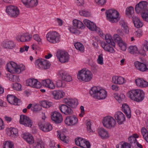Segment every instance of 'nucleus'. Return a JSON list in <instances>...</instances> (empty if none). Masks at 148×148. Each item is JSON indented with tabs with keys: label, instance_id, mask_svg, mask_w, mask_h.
Listing matches in <instances>:
<instances>
[{
	"label": "nucleus",
	"instance_id": "38",
	"mask_svg": "<svg viewBox=\"0 0 148 148\" xmlns=\"http://www.w3.org/2000/svg\"><path fill=\"white\" fill-rule=\"evenodd\" d=\"M114 97L120 103L125 100V96L123 94H120L119 95L117 93H115L114 94Z\"/></svg>",
	"mask_w": 148,
	"mask_h": 148
},
{
	"label": "nucleus",
	"instance_id": "52",
	"mask_svg": "<svg viewBox=\"0 0 148 148\" xmlns=\"http://www.w3.org/2000/svg\"><path fill=\"white\" fill-rule=\"evenodd\" d=\"M79 14L81 16L86 17H89L90 15V12L88 11L82 10L79 12Z\"/></svg>",
	"mask_w": 148,
	"mask_h": 148
},
{
	"label": "nucleus",
	"instance_id": "30",
	"mask_svg": "<svg viewBox=\"0 0 148 148\" xmlns=\"http://www.w3.org/2000/svg\"><path fill=\"white\" fill-rule=\"evenodd\" d=\"M137 85L140 87H145L148 85V82L142 79H137L135 80Z\"/></svg>",
	"mask_w": 148,
	"mask_h": 148
},
{
	"label": "nucleus",
	"instance_id": "27",
	"mask_svg": "<svg viewBox=\"0 0 148 148\" xmlns=\"http://www.w3.org/2000/svg\"><path fill=\"white\" fill-rule=\"evenodd\" d=\"M65 103L72 108H75L78 104L77 100L76 99H66L65 100Z\"/></svg>",
	"mask_w": 148,
	"mask_h": 148
},
{
	"label": "nucleus",
	"instance_id": "20",
	"mask_svg": "<svg viewBox=\"0 0 148 148\" xmlns=\"http://www.w3.org/2000/svg\"><path fill=\"white\" fill-rule=\"evenodd\" d=\"M134 64L136 69L140 71L145 72L148 70L146 65L143 63L136 61L134 62Z\"/></svg>",
	"mask_w": 148,
	"mask_h": 148
},
{
	"label": "nucleus",
	"instance_id": "22",
	"mask_svg": "<svg viewBox=\"0 0 148 148\" xmlns=\"http://www.w3.org/2000/svg\"><path fill=\"white\" fill-rule=\"evenodd\" d=\"M22 1L27 8L36 6L38 4L37 0H22Z\"/></svg>",
	"mask_w": 148,
	"mask_h": 148
},
{
	"label": "nucleus",
	"instance_id": "15",
	"mask_svg": "<svg viewBox=\"0 0 148 148\" xmlns=\"http://www.w3.org/2000/svg\"><path fill=\"white\" fill-rule=\"evenodd\" d=\"M67 106L66 105L61 104L59 106V109L62 112L66 115L72 114L73 113V110Z\"/></svg>",
	"mask_w": 148,
	"mask_h": 148
},
{
	"label": "nucleus",
	"instance_id": "54",
	"mask_svg": "<svg viewBox=\"0 0 148 148\" xmlns=\"http://www.w3.org/2000/svg\"><path fill=\"white\" fill-rule=\"evenodd\" d=\"M103 55L102 54L99 55L97 60L98 63L101 65L103 64Z\"/></svg>",
	"mask_w": 148,
	"mask_h": 148
},
{
	"label": "nucleus",
	"instance_id": "1",
	"mask_svg": "<svg viewBox=\"0 0 148 148\" xmlns=\"http://www.w3.org/2000/svg\"><path fill=\"white\" fill-rule=\"evenodd\" d=\"M90 94L93 98L97 99H103L107 96V92L101 87L94 86L90 90Z\"/></svg>",
	"mask_w": 148,
	"mask_h": 148
},
{
	"label": "nucleus",
	"instance_id": "33",
	"mask_svg": "<svg viewBox=\"0 0 148 148\" xmlns=\"http://www.w3.org/2000/svg\"><path fill=\"white\" fill-rule=\"evenodd\" d=\"M98 132L99 136L102 139L106 138L109 137L108 132L104 128L99 129Z\"/></svg>",
	"mask_w": 148,
	"mask_h": 148
},
{
	"label": "nucleus",
	"instance_id": "36",
	"mask_svg": "<svg viewBox=\"0 0 148 148\" xmlns=\"http://www.w3.org/2000/svg\"><path fill=\"white\" fill-rule=\"evenodd\" d=\"M18 131L17 129L13 128L10 129V130L8 132L7 134L11 137L15 138L18 134Z\"/></svg>",
	"mask_w": 148,
	"mask_h": 148
},
{
	"label": "nucleus",
	"instance_id": "60",
	"mask_svg": "<svg viewBox=\"0 0 148 148\" xmlns=\"http://www.w3.org/2000/svg\"><path fill=\"white\" fill-rule=\"evenodd\" d=\"M134 23L135 26L137 28H140L143 26V23L141 21H136Z\"/></svg>",
	"mask_w": 148,
	"mask_h": 148
},
{
	"label": "nucleus",
	"instance_id": "62",
	"mask_svg": "<svg viewBox=\"0 0 148 148\" xmlns=\"http://www.w3.org/2000/svg\"><path fill=\"white\" fill-rule=\"evenodd\" d=\"M90 143L88 141L86 140L82 148H90Z\"/></svg>",
	"mask_w": 148,
	"mask_h": 148
},
{
	"label": "nucleus",
	"instance_id": "64",
	"mask_svg": "<svg viewBox=\"0 0 148 148\" xmlns=\"http://www.w3.org/2000/svg\"><path fill=\"white\" fill-rule=\"evenodd\" d=\"M76 1L77 5L79 6L83 5L84 3V0H76Z\"/></svg>",
	"mask_w": 148,
	"mask_h": 148
},
{
	"label": "nucleus",
	"instance_id": "19",
	"mask_svg": "<svg viewBox=\"0 0 148 148\" xmlns=\"http://www.w3.org/2000/svg\"><path fill=\"white\" fill-rule=\"evenodd\" d=\"M10 62L14 68V71L16 73H20L22 71L25 70V67L23 65L17 66V64L14 62Z\"/></svg>",
	"mask_w": 148,
	"mask_h": 148
},
{
	"label": "nucleus",
	"instance_id": "61",
	"mask_svg": "<svg viewBox=\"0 0 148 148\" xmlns=\"http://www.w3.org/2000/svg\"><path fill=\"white\" fill-rule=\"evenodd\" d=\"M91 123L90 121H88L86 123L87 131L89 132H92V130L91 129Z\"/></svg>",
	"mask_w": 148,
	"mask_h": 148
},
{
	"label": "nucleus",
	"instance_id": "34",
	"mask_svg": "<svg viewBox=\"0 0 148 148\" xmlns=\"http://www.w3.org/2000/svg\"><path fill=\"white\" fill-rule=\"evenodd\" d=\"M73 25L74 27L78 29H83L85 27L83 23L80 21L75 19L73 21Z\"/></svg>",
	"mask_w": 148,
	"mask_h": 148
},
{
	"label": "nucleus",
	"instance_id": "17",
	"mask_svg": "<svg viewBox=\"0 0 148 148\" xmlns=\"http://www.w3.org/2000/svg\"><path fill=\"white\" fill-rule=\"evenodd\" d=\"M7 99L9 103L12 104L19 105L21 102L19 99L13 95H8L7 97Z\"/></svg>",
	"mask_w": 148,
	"mask_h": 148
},
{
	"label": "nucleus",
	"instance_id": "42",
	"mask_svg": "<svg viewBox=\"0 0 148 148\" xmlns=\"http://www.w3.org/2000/svg\"><path fill=\"white\" fill-rule=\"evenodd\" d=\"M128 141L130 145L133 147H135V144L137 142L136 138L132 136H130L128 138Z\"/></svg>",
	"mask_w": 148,
	"mask_h": 148
},
{
	"label": "nucleus",
	"instance_id": "28",
	"mask_svg": "<svg viewBox=\"0 0 148 148\" xmlns=\"http://www.w3.org/2000/svg\"><path fill=\"white\" fill-rule=\"evenodd\" d=\"M122 111L126 115L127 118H130L131 117V111L128 105L125 103L123 104L122 107Z\"/></svg>",
	"mask_w": 148,
	"mask_h": 148
},
{
	"label": "nucleus",
	"instance_id": "6",
	"mask_svg": "<svg viewBox=\"0 0 148 148\" xmlns=\"http://www.w3.org/2000/svg\"><path fill=\"white\" fill-rule=\"evenodd\" d=\"M35 64L37 68L42 70L49 69L51 65V64L48 61L42 58L36 60Z\"/></svg>",
	"mask_w": 148,
	"mask_h": 148
},
{
	"label": "nucleus",
	"instance_id": "25",
	"mask_svg": "<svg viewBox=\"0 0 148 148\" xmlns=\"http://www.w3.org/2000/svg\"><path fill=\"white\" fill-rule=\"evenodd\" d=\"M51 94L53 98L56 99H60L64 96L65 93L62 90H54L52 92Z\"/></svg>",
	"mask_w": 148,
	"mask_h": 148
},
{
	"label": "nucleus",
	"instance_id": "24",
	"mask_svg": "<svg viewBox=\"0 0 148 148\" xmlns=\"http://www.w3.org/2000/svg\"><path fill=\"white\" fill-rule=\"evenodd\" d=\"M84 22L85 25L90 30L92 31L96 30L97 27L95 24L90 21L85 19L84 20Z\"/></svg>",
	"mask_w": 148,
	"mask_h": 148
},
{
	"label": "nucleus",
	"instance_id": "48",
	"mask_svg": "<svg viewBox=\"0 0 148 148\" xmlns=\"http://www.w3.org/2000/svg\"><path fill=\"white\" fill-rule=\"evenodd\" d=\"M141 15L143 20L147 22H148V10L141 13Z\"/></svg>",
	"mask_w": 148,
	"mask_h": 148
},
{
	"label": "nucleus",
	"instance_id": "7",
	"mask_svg": "<svg viewBox=\"0 0 148 148\" xmlns=\"http://www.w3.org/2000/svg\"><path fill=\"white\" fill-rule=\"evenodd\" d=\"M56 56L60 61L62 63L67 62L69 59V55L68 53L64 51H58Z\"/></svg>",
	"mask_w": 148,
	"mask_h": 148
},
{
	"label": "nucleus",
	"instance_id": "37",
	"mask_svg": "<svg viewBox=\"0 0 148 148\" xmlns=\"http://www.w3.org/2000/svg\"><path fill=\"white\" fill-rule=\"evenodd\" d=\"M86 140L82 138L78 137L75 139V143L76 145L82 148Z\"/></svg>",
	"mask_w": 148,
	"mask_h": 148
},
{
	"label": "nucleus",
	"instance_id": "44",
	"mask_svg": "<svg viewBox=\"0 0 148 148\" xmlns=\"http://www.w3.org/2000/svg\"><path fill=\"white\" fill-rule=\"evenodd\" d=\"M104 45L103 48L105 50L111 53L114 52L115 51L112 47L110 46L108 44H104Z\"/></svg>",
	"mask_w": 148,
	"mask_h": 148
},
{
	"label": "nucleus",
	"instance_id": "40",
	"mask_svg": "<svg viewBox=\"0 0 148 148\" xmlns=\"http://www.w3.org/2000/svg\"><path fill=\"white\" fill-rule=\"evenodd\" d=\"M105 37L106 42L107 43L114 47L115 46V43L113 41L111 36L109 34H106V35Z\"/></svg>",
	"mask_w": 148,
	"mask_h": 148
},
{
	"label": "nucleus",
	"instance_id": "53",
	"mask_svg": "<svg viewBox=\"0 0 148 148\" xmlns=\"http://www.w3.org/2000/svg\"><path fill=\"white\" fill-rule=\"evenodd\" d=\"M12 87L14 90L19 91L21 90V86L19 84L15 83L13 84Z\"/></svg>",
	"mask_w": 148,
	"mask_h": 148
},
{
	"label": "nucleus",
	"instance_id": "5",
	"mask_svg": "<svg viewBox=\"0 0 148 148\" xmlns=\"http://www.w3.org/2000/svg\"><path fill=\"white\" fill-rule=\"evenodd\" d=\"M46 37L47 40L52 43H56L59 42L60 37L59 34L56 32H49L47 34Z\"/></svg>",
	"mask_w": 148,
	"mask_h": 148
},
{
	"label": "nucleus",
	"instance_id": "3",
	"mask_svg": "<svg viewBox=\"0 0 148 148\" xmlns=\"http://www.w3.org/2000/svg\"><path fill=\"white\" fill-rule=\"evenodd\" d=\"M92 74L89 70L83 69L78 71L77 77L80 81L88 82L90 81L92 79Z\"/></svg>",
	"mask_w": 148,
	"mask_h": 148
},
{
	"label": "nucleus",
	"instance_id": "57",
	"mask_svg": "<svg viewBox=\"0 0 148 148\" xmlns=\"http://www.w3.org/2000/svg\"><path fill=\"white\" fill-rule=\"evenodd\" d=\"M131 145L130 144L127 143H124L122 145L121 148H131ZM116 148H119L118 145H116Z\"/></svg>",
	"mask_w": 148,
	"mask_h": 148
},
{
	"label": "nucleus",
	"instance_id": "21",
	"mask_svg": "<svg viewBox=\"0 0 148 148\" xmlns=\"http://www.w3.org/2000/svg\"><path fill=\"white\" fill-rule=\"evenodd\" d=\"M1 45L5 48L12 49L15 47V44L14 42L11 40H5L3 41Z\"/></svg>",
	"mask_w": 148,
	"mask_h": 148
},
{
	"label": "nucleus",
	"instance_id": "32",
	"mask_svg": "<svg viewBox=\"0 0 148 148\" xmlns=\"http://www.w3.org/2000/svg\"><path fill=\"white\" fill-rule=\"evenodd\" d=\"M112 82L115 84H122L125 83L124 79L121 77L114 76L112 78Z\"/></svg>",
	"mask_w": 148,
	"mask_h": 148
},
{
	"label": "nucleus",
	"instance_id": "50",
	"mask_svg": "<svg viewBox=\"0 0 148 148\" xmlns=\"http://www.w3.org/2000/svg\"><path fill=\"white\" fill-rule=\"evenodd\" d=\"M41 105L45 108H49L51 106V103L44 100L41 102Z\"/></svg>",
	"mask_w": 148,
	"mask_h": 148
},
{
	"label": "nucleus",
	"instance_id": "49",
	"mask_svg": "<svg viewBox=\"0 0 148 148\" xmlns=\"http://www.w3.org/2000/svg\"><path fill=\"white\" fill-rule=\"evenodd\" d=\"M16 38V40L18 42H25V34L17 36Z\"/></svg>",
	"mask_w": 148,
	"mask_h": 148
},
{
	"label": "nucleus",
	"instance_id": "18",
	"mask_svg": "<svg viewBox=\"0 0 148 148\" xmlns=\"http://www.w3.org/2000/svg\"><path fill=\"white\" fill-rule=\"evenodd\" d=\"M51 119L56 123H61L63 119L61 114L59 112H54L51 115Z\"/></svg>",
	"mask_w": 148,
	"mask_h": 148
},
{
	"label": "nucleus",
	"instance_id": "56",
	"mask_svg": "<svg viewBox=\"0 0 148 148\" xmlns=\"http://www.w3.org/2000/svg\"><path fill=\"white\" fill-rule=\"evenodd\" d=\"M6 68L8 71L10 73H12L13 71H14V68L12 67L10 62L7 64Z\"/></svg>",
	"mask_w": 148,
	"mask_h": 148
},
{
	"label": "nucleus",
	"instance_id": "46",
	"mask_svg": "<svg viewBox=\"0 0 148 148\" xmlns=\"http://www.w3.org/2000/svg\"><path fill=\"white\" fill-rule=\"evenodd\" d=\"M13 143L10 141H7L4 142L3 146V148H14Z\"/></svg>",
	"mask_w": 148,
	"mask_h": 148
},
{
	"label": "nucleus",
	"instance_id": "23",
	"mask_svg": "<svg viewBox=\"0 0 148 148\" xmlns=\"http://www.w3.org/2000/svg\"><path fill=\"white\" fill-rule=\"evenodd\" d=\"M115 117L117 120L118 123L120 124H122L125 120V117L122 112L120 111L116 112L115 115Z\"/></svg>",
	"mask_w": 148,
	"mask_h": 148
},
{
	"label": "nucleus",
	"instance_id": "4",
	"mask_svg": "<svg viewBox=\"0 0 148 148\" xmlns=\"http://www.w3.org/2000/svg\"><path fill=\"white\" fill-rule=\"evenodd\" d=\"M106 13L107 20L112 23H116L120 19L119 16V13L115 10H107Z\"/></svg>",
	"mask_w": 148,
	"mask_h": 148
},
{
	"label": "nucleus",
	"instance_id": "51",
	"mask_svg": "<svg viewBox=\"0 0 148 148\" xmlns=\"http://www.w3.org/2000/svg\"><path fill=\"white\" fill-rule=\"evenodd\" d=\"M58 137L60 138V140L66 143H68L69 142V140L66 139V136L63 134H59L58 135Z\"/></svg>",
	"mask_w": 148,
	"mask_h": 148
},
{
	"label": "nucleus",
	"instance_id": "41",
	"mask_svg": "<svg viewBox=\"0 0 148 148\" xmlns=\"http://www.w3.org/2000/svg\"><path fill=\"white\" fill-rule=\"evenodd\" d=\"M141 132L144 139L148 143V132L147 130L145 127H143L141 129Z\"/></svg>",
	"mask_w": 148,
	"mask_h": 148
},
{
	"label": "nucleus",
	"instance_id": "9",
	"mask_svg": "<svg viewBox=\"0 0 148 148\" xmlns=\"http://www.w3.org/2000/svg\"><path fill=\"white\" fill-rule=\"evenodd\" d=\"M148 3L147 2L145 1H141L137 4L135 7V10L136 12L137 13H143L148 10L147 6Z\"/></svg>",
	"mask_w": 148,
	"mask_h": 148
},
{
	"label": "nucleus",
	"instance_id": "8",
	"mask_svg": "<svg viewBox=\"0 0 148 148\" xmlns=\"http://www.w3.org/2000/svg\"><path fill=\"white\" fill-rule=\"evenodd\" d=\"M6 11L10 16L14 17H17L19 13L18 9L16 7L12 5L7 7Z\"/></svg>",
	"mask_w": 148,
	"mask_h": 148
},
{
	"label": "nucleus",
	"instance_id": "43",
	"mask_svg": "<svg viewBox=\"0 0 148 148\" xmlns=\"http://www.w3.org/2000/svg\"><path fill=\"white\" fill-rule=\"evenodd\" d=\"M75 47L76 49L81 52H83L84 50L83 45L80 42H77L74 44Z\"/></svg>",
	"mask_w": 148,
	"mask_h": 148
},
{
	"label": "nucleus",
	"instance_id": "39",
	"mask_svg": "<svg viewBox=\"0 0 148 148\" xmlns=\"http://www.w3.org/2000/svg\"><path fill=\"white\" fill-rule=\"evenodd\" d=\"M126 15L129 18H130L132 17L134 13V8L132 6H130L126 9Z\"/></svg>",
	"mask_w": 148,
	"mask_h": 148
},
{
	"label": "nucleus",
	"instance_id": "26",
	"mask_svg": "<svg viewBox=\"0 0 148 148\" xmlns=\"http://www.w3.org/2000/svg\"><path fill=\"white\" fill-rule=\"evenodd\" d=\"M42 83L44 86L49 89H53L55 88L53 82L49 79L43 80Z\"/></svg>",
	"mask_w": 148,
	"mask_h": 148
},
{
	"label": "nucleus",
	"instance_id": "10",
	"mask_svg": "<svg viewBox=\"0 0 148 148\" xmlns=\"http://www.w3.org/2000/svg\"><path fill=\"white\" fill-rule=\"evenodd\" d=\"M102 123L103 126L106 127H113L116 124L114 119L110 116L104 117Z\"/></svg>",
	"mask_w": 148,
	"mask_h": 148
},
{
	"label": "nucleus",
	"instance_id": "31",
	"mask_svg": "<svg viewBox=\"0 0 148 148\" xmlns=\"http://www.w3.org/2000/svg\"><path fill=\"white\" fill-rule=\"evenodd\" d=\"M22 137L29 144H32L34 142L33 137L30 134H23Z\"/></svg>",
	"mask_w": 148,
	"mask_h": 148
},
{
	"label": "nucleus",
	"instance_id": "55",
	"mask_svg": "<svg viewBox=\"0 0 148 148\" xmlns=\"http://www.w3.org/2000/svg\"><path fill=\"white\" fill-rule=\"evenodd\" d=\"M42 109L41 106L39 104H36L32 108V110L34 111H39Z\"/></svg>",
	"mask_w": 148,
	"mask_h": 148
},
{
	"label": "nucleus",
	"instance_id": "58",
	"mask_svg": "<svg viewBox=\"0 0 148 148\" xmlns=\"http://www.w3.org/2000/svg\"><path fill=\"white\" fill-rule=\"evenodd\" d=\"M33 38L38 42L39 44L41 43V39L38 34H35L33 36Z\"/></svg>",
	"mask_w": 148,
	"mask_h": 148
},
{
	"label": "nucleus",
	"instance_id": "12",
	"mask_svg": "<svg viewBox=\"0 0 148 148\" xmlns=\"http://www.w3.org/2000/svg\"><path fill=\"white\" fill-rule=\"evenodd\" d=\"M39 129L45 132H48L51 130L52 125L49 123H44V122L39 121L38 123Z\"/></svg>",
	"mask_w": 148,
	"mask_h": 148
},
{
	"label": "nucleus",
	"instance_id": "16",
	"mask_svg": "<svg viewBox=\"0 0 148 148\" xmlns=\"http://www.w3.org/2000/svg\"><path fill=\"white\" fill-rule=\"evenodd\" d=\"M58 75L59 78L66 82H70L72 81L71 77L64 70H60L58 72Z\"/></svg>",
	"mask_w": 148,
	"mask_h": 148
},
{
	"label": "nucleus",
	"instance_id": "59",
	"mask_svg": "<svg viewBox=\"0 0 148 148\" xmlns=\"http://www.w3.org/2000/svg\"><path fill=\"white\" fill-rule=\"evenodd\" d=\"M96 3L98 5H103L106 2V0H95Z\"/></svg>",
	"mask_w": 148,
	"mask_h": 148
},
{
	"label": "nucleus",
	"instance_id": "29",
	"mask_svg": "<svg viewBox=\"0 0 148 148\" xmlns=\"http://www.w3.org/2000/svg\"><path fill=\"white\" fill-rule=\"evenodd\" d=\"M129 52L131 54L137 53H138L142 55H144L145 52L144 50H142L138 51L136 46H130L128 49Z\"/></svg>",
	"mask_w": 148,
	"mask_h": 148
},
{
	"label": "nucleus",
	"instance_id": "45",
	"mask_svg": "<svg viewBox=\"0 0 148 148\" xmlns=\"http://www.w3.org/2000/svg\"><path fill=\"white\" fill-rule=\"evenodd\" d=\"M37 82L36 79H30L27 81V83L29 86L34 88L35 84Z\"/></svg>",
	"mask_w": 148,
	"mask_h": 148
},
{
	"label": "nucleus",
	"instance_id": "11",
	"mask_svg": "<svg viewBox=\"0 0 148 148\" xmlns=\"http://www.w3.org/2000/svg\"><path fill=\"white\" fill-rule=\"evenodd\" d=\"M78 121V119L76 116L72 115L67 116L64 120V122L68 125L72 126L76 124Z\"/></svg>",
	"mask_w": 148,
	"mask_h": 148
},
{
	"label": "nucleus",
	"instance_id": "35",
	"mask_svg": "<svg viewBox=\"0 0 148 148\" xmlns=\"http://www.w3.org/2000/svg\"><path fill=\"white\" fill-rule=\"evenodd\" d=\"M120 25L121 26L122 29L125 33L128 34L129 32V29L127 24L124 20H121L119 22Z\"/></svg>",
	"mask_w": 148,
	"mask_h": 148
},
{
	"label": "nucleus",
	"instance_id": "47",
	"mask_svg": "<svg viewBox=\"0 0 148 148\" xmlns=\"http://www.w3.org/2000/svg\"><path fill=\"white\" fill-rule=\"evenodd\" d=\"M34 148H44V143L42 140H40L34 145Z\"/></svg>",
	"mask_w": 148,
	"mask_h": 148
},
{
	"label": "nucleus",
	"instance_id": "63",
	"mask_svg": "<svg viewBox=\"0 0 148 148\" xmlns=\"http://www.w3.org/2000/svg\"><path fill=\"white\" fill-rule=\"evenodd\" d=\"M25 42H27L30 40L32 38V36L28 34H25Z\"/></svg>",
	"mask_w": 148,
	"mask_h": 148
},
{
	"label": "nucleus",
	"instance_id": "13",
	"mask_svg": "<svg viewBox=\"0 0 148 148\" xmlns=\"http://www.w3.org/2000/svg\"><path fill=\"white\" fill-rule=\"evenodd\" d=\"M114 41L119 45L121 49L125 51L127 48L126 44L122 40L121 38L117 34H114L113 36Z\"/></svg>",
	"mask_w": 148,
	"mask_h": 148
},
{
	"label": "nucleus",
	"instance_id": "2",
	"mask_svg": "<svg viewBox=\"0 0 148 148\" xmlns=\"http://www.w3.org/2000/svg\"><path fill=\"white\" fill-rule=\"evenodd\" d=\"M128 95L130 99L138 102L142 101L145 97L144 92L140 89L132 90L128 92Z\"/></svg>",
	"mask_w": 148,
	"mask_h": 148
},
{
	"label": "nucleus",
	"instance_id": "14",
	"mask_svg": "<svg viewBox=\"0 0 148 148\" xmlns=\"http://www.w3.org/2000/svg\"><path fill=\"white\" fill-rule=\"evenodd\" d=\"M20 122L21 124L25 126L31 127L32 125L33 122L27 116L25 115L20 116Z\"/></svg>",
	"mask_w": 148,
	"mask_h": 148
}]
</instances>
